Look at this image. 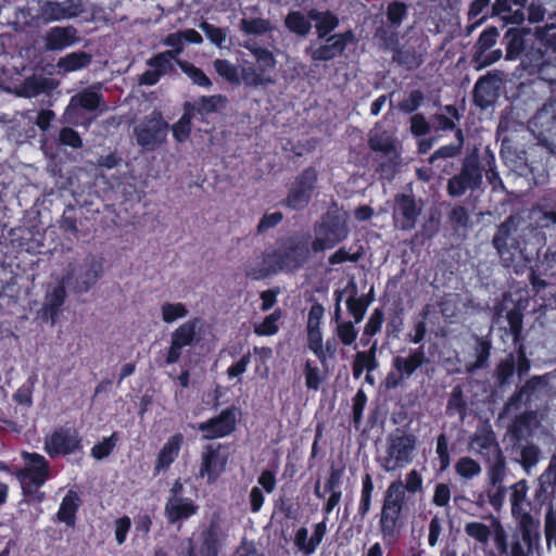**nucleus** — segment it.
Returning <instances> with one entry per match:
<instances>
[{"label":"nucleus","mask_w":556,"mask_h":556,"mask_svg":"<svg viewBox=\"0 0 556 556\" xmlns=\"http://www.w3.org/2000/svg\"><path fill=\"white\" fill-rule=\"evenodd\" d=\"M313 240L308 232H293L279 237L273 247L262 255V266L247 271L252 280H262L283 273L294 275L303 269L313 258Z\"/></svg>","instance_id":"f257e3e1"},{"label":"nucleus","mask_w":556,"mask_h":556,"mask_svg":"<svg viewBox=\"0 0 556 556\" xmlns=\"http://www.w3.org/2000/svg\"><path fill=\"white\" fill-rule=\"evenodd\" d=\"M405 506L406 501L402 496L389 489L386 490L378 521L380 534L386 543L392 544L401 535L406 522Z\"/></svg>","instance_id":"f03ea898"},{"label":"nucleus","mask_w":556,"mask_h":556,"mask_svg":"<svg viewBox=\"0 0 556 556\" xmlns=\"http://www.w3.org/2000/svg\"><path fill=\"white\" fill-rule=\"evenodd\" d=\"M228 532L224 529L219 516L214 515L199 532L188 541L184 556H219L226 545Z\"/></svg>","instance_id":"7ed1b4c3"},{"label":"nucleus","mask_w":556,"mask_h":556,"mask_svg":"<svg viewBox=\"0 0 556 556\" xmlns=\"http://www.w3.org/2000/svg\"><path fill=\"white\" fill-rule=\"evenodd\" d=\"M417 446L414 434L396 428L387 437L386 454L380 458V466L386 471H394L410 464Z\"/></svg>","instance_id":"20e7f679"},{"label":"nucleus","mask_w":556,"mask_h":556,"mask_svg":"<svg viewBox=\"0 0 556 556\" xmlns=\"http://www.w3.org/2000/svg\"><path fill=\"white\" fill-rule=\"evenodd\" d=\"M314 232L313 250L318 254L344 241L349 236V227L346 219L340 214L328 212L315 223Z\"/></svg>","instance_id":"39448f33"},{"label":"nucleus","mask_w":556,"mask_h":556,"mask_svg":"<svg viewBox=\"0 0 556 556\" xmlns=\"http://www.w3.org/2000/svg\"><path fill=\"white\" fill-rule=\"evenodd\" d=\"M427 363H429V359L425 353L424 346L409 349L406 356H393L391 370L387 374L383 381L386 389H397Z\"/></svg>","instance_id":"423d86ee"},{"label":"nucleus","mask_w":556,"mask_h":556,"mask_svg":"<svg viewBox=\"0 0 556 556\" xmlns=\"http://www.w3.org/2000/svg\"><path fill=\"white\" fill-rule=\"evenodd\" d=\"M483 169L477 151L466 155L459 173L447 180L446 191L450 197L464 195L468 190H477L482 185Z\"/></svg>","instance_id":"0eeeda50"},{"label":"nucleus","mask_w":556,"mask_h":556,"mask_svg":"<svg viewBox=\"0 0 556 556\" xmlns=\"http://www.w3.org/2000/svg\"><path fill=\"white\" fill-rule=\"evenodd\" d=\"M318 173L314 166L304 168L291 182L287 197L280 204L292 211L305 210L317 188Z\"/></svg>","instance_id":"6e6552de"},{"label":"nucleus","mask_w":556,"mask_h":556,"mask_svg":"<svg viewBox=\"0 0 556 556\" xmlns=\"http://www.w3.org/2000/svg\"><path fill=\"white\" fill-rule=\"evenodd\" d=\"M103 273L102 260L90 256L86 257L78 266L70 268L63 280L74 293L84 294L97 285Z\"/></svg>","instance_id":"1a4fd4ad"},{"label":"nucleus","mask_w":556,"mask_h":556,"mask_svg":"<svg viewBox=\"0 0 556 556\" xmlns=\"http://www.w3.org/2000/svg\"><path fill=\"white\" fill-rule=\"evenodd\" d=\"M514 224L511 217L503 222L492 239V244L496 250L501 263L506 268H515L518 263L525 261V254L519 240L513 236Z\"/></svg>","instance_id":"9d476101"},{"label":"nucleus","mask_w":556,"mask_h":556,"mask_svg":"<svg viewBox=\"0 0 556 556\" xmlns=\"http://www.w3.org/2000/svg\"><path fill=\"white\" fill-rule=\"evenodd\" d=\"M228 445L206 444L202 447L198 476L205 478L208 484L215 483L226 471L229 459Z\"/></svg>","instance_id":"9b49d317"},{"label":"nucleus","mask_w":556,"mask_h":556,"mask_svg":"<svg viewBox=\"0 0 556 556\" xmlns=\"http://www.w3.org/2000/svg\"><path fill=\"white\" fill-rule=\"evenodd\" d=\"M168 127L162 113L154 110L135 127L136 141L141 148L153 151L166 140Z\"/></svg>","instance_id":"f8f14e48"},{"label":"nucleus","mask_w":556,"mask_h":556,"mask_svg":"<svg viewBox=\"0 0 556 556\" xmlns=\"http://www.w3.org/2000/svg\"><path fill=\"white\" fill-rule=\"evenodd\" d=\"M81 447V437L73 427L59 426L45 438V451L51 458L74 454Z\"/></svg>","instance_id":"ddd939ff"},{"label":"nucleus","mask_w":556,"mask_h":556,"mask_svg":"<svg viewBox=\"0 0 556 556\" xmlns=\"http://www.w3.org/2000/svg\"><path fill=\"white\" fill-rule=\"evenodd\" d=\"M422 212V201L416 200L413 193H396L394 195V204L392 218L394 226L403 231L413 230Z\"/></svg>","instance_id":"4468645a"},{"label":"nucleus","mask_w":556,"mask_h":556,"mask_svg":"<svg viewBox=\"0 0 556 556\" xmlns=\"http://www.w3.org/2000/svg\"><path fill=\"white\" fill-rule=\"evenodd\" d=\"M21 457L24 467L15 472L18 481H29L35 486H43L51 478L50 463L46 457L36 452L23 451Z\"/></svg>","instance_id":"2eb2a0df"},{"label":"nucleus","mask_w":556,"mask_h":556,"mask_svg":"<svg viewBox=\"0 0 556 556\" xmlns=\"http://www.w3.org/2000/svg\"><path fill=\"white\" fill-rule=\"evenodd\" d=\"M239 409L231 405L223 409L217 416L198 424V431L202 433L203 440H216L230 435L237 426Z\"/></svg>","instance_id":"dca6fc26"},{"label":"nucleus","mask_w":556,"mask_h":556,"mask_svg":"<svg viewBox=\"0 0 556 556\" xmlns=\"http://www.w3.org/2000/svg\"><path fill=\"white\" fill-rule=\"evenodd\" d=\"M200 318L193 317L178 326L170 333V344L166 353L165 364L174 365L179 362L182 349L199 341L198 328Z\"/></svg>","instance_id":"f3484780"},{"label":"nucleus","mask_w":556,"mask_h":556,"mask_svg":"<svg viewBox=\"0 0 556 556\" xmlns=\"http://www.w3.org/2000/svg\"><path fill=\"white\" fill-rule=\"evenodd\" d=\"M324 39L325 42L319 47L306 49V53L313 62H327L341 55L348 45L355 41V35L353 30L349 29L344 33L330 35Z\"/></svg>","instance_id":"a211bd4d"},{"label":"nucleus","mask_w":556,"mask_h":556,"mask_svg":"<svg viewBox=\"0 0 556 556\" xmlns=\"http://www.w3.org/2000/svg\"><path fill=\"white\" fill-rule=\"evenodd\" d=\"M513 5L514 4L510 2V0H494L490 12L475 21L473 24L468 27V33L480 26L489 17L498 18L502 23V27L507 25H521L526 20L525 11L517 8L513 9Z\"/></svg>","instance_id":"6ab92c4d"},{"label":"nucleus","mask_w":556,"mask_h":556,"mask_svg":"<svg viewBox=\"0 0 556 556\" xmlns=\"http://www.w3.org/2000/svg\"><path fill=\"white\" fill-rule=\"evenodd\" d=\"M83 13L80 1L65 0L63 2L45 1L38 10V18L43 23H51L67 18L77 17Z\"/></svg>","instance_id":"aec40b11"},{"label":"nucleus","mask_w":556,"mask_h":556,"mask_svg":"<svg viewBox=\"0 0 556 556\" xmlns=\"http://www.w3.org/2000/svg\"><path fill=\"white\" fill-rule=\"evenodd\" d=\"M199 511V505L190 497H167L164 507V515L169 526H178Z\"/></svg>","instance_id":"412c9836"},{"label":"nucleus","mask_w":556,"mask_h":556,"mask_svg":"<svg viewBox=\"0 0 556 556\" xmlns=\"http://www.w3.org/2000/svg\"><path fill=\"white\" fill-rule=\"evenodd\" d=\"M66 282L62 279L55 286L48 288L40 311L43 320H49L54 325L59 319L66 300Z\"/></svg>","instance_id":"4be33fe9"},{"label":"nucleus","mask_w":556,"mask_h":556,"mask_svg":"<svg viewBox=\"0 0 556 556\" xmlns=\"http://www.w3.org/2000/svg\"><path fill=\"white\" fill-rule=\"evenodd\" d=\"M185 443V437L181 432H176L168 438L156 455L153 477L161 472H166L174 462L178 458L180 450Z\"/></svg>","instance_id":"5701e85b"},{"label":"nucleus","mask_w":556,"mask_h":556,"mask_svg":"<svg viewBox=\"0 0 556 556\" xmlns=\"http://www.w3.org/2000/svg\"><path fill=\"white\" fill-rule=\"evenodd\" d=\"M543 276L556 279V251L548 249L543 260L530 269L529 279L535 294H539L547 286Z\"/></svg>","instance_id":"b1692460"},{"label":"nucleus","mask_w":556,"mask_h":556,"mask_svg":"<svg viewBox=\"0 0 556 556\" xmlns=\"http://www.w3.org/2000/svg\"><path fill=\"white\" fill-rule=\"evenodd\" d=\"M59 85L60 81L54 78L33 74L22 81L16 89V94L22 98L31 99L41 93L50 94Z\"/></svg>","instance_id":"393cba45"},{"label":"nucleus","mask_w":556,"mask_h":556,"mask_svg":"<svg viewBox=\"0 0 556 556\" xmlns=\"http://www.w3.org/2000/svg\"><path fill=\"white\" fill-rule=\"evenodd\" d=\"M327 519L328 518L324 516V519L315 525L314 532L309 539H307L308 531L305 527H301L296 530L294 545L305 555L315 553L318 545L321 543L327 532Z\"/></svg>","instance_id":"a878e982"},{"label":"nucleus","mask_w":556,"mask_h":556,"mask_svg":"<svg viewBox=\"0 0 556 556\" xmlns=\"http://www.w3.org/2000/svg\"><path fill=\"white\" fill-rule=\"evenodd\" d=\"M47 51H61L77 41V30L73 26L51 27L43 37Z\"/></svg>","instance_id":"bb28decb"},{"label":"nucleus","mask_w":556,"mask_h":556,"mask_svg":"<svg viewBox=\"0 0 556 556\" xmlns=\"http://www.w3.org/2000/svg\"><path fill=\"white\" fill-rule=\"evenodd\" d=\"M536 418L534 410H526L517 415L507 429L511 446H519L532 433V424Z\"/></svg>","instance_id":"cd10ccee"},{"label":"nucleus","mask_w":556,"mask_h":556,"mask_svg":"<svg viewBox=\"0 0 556 556\" xmlns=\"http://www.w3.org/2000/svg\"><path fill=\"white\" fill-rule=\"evenodd\" d=\"M81 506V498L78 492L68 490L61 501L60 507L56 511V520L64 523L67 528H75L77 520V513Z\"/></svg>","instance_id":"c85d7f7f"},{"label":"nucleus","mask_w":556,"mask_h":556,"mask_svg":"<svg viewBox=\"0 0 556 556\" xmlns=\"http://www.w3.org/2000/svg\"><path fill=\"white\" fill-rule=\"evenodd\" d=\"M529 34L530 29L525 27H510L506 30L504 35L506 60L514 61L521 58L527 47L526 36Z\"/></svg>","instance_id":"c756f323"},{"label":"nucleus","mask_w":556,"mask_h":556,"mask_svg":"<svg viewBox=\"0 0 556 556\" xmlns=\"http://www.w3.org/2000/svg\"><path fill=\"white\" fill-rule=\"evenodd\" d=\"M393 493L402 496L406 501V493L416 494L424 491V479L417 469H412L405 475V482L400 479L392 481L388 488Z\"/></svg>","instance_id":"7c9ffc66"},{"label":"nucleus","mask_w":556,"mask_h":556,"mask_svg":"<svg viewBox=\"0 0 556 556\" xmlns=\"http://www.w3.org/2000/svg\"><path fill=\"white\" fill-rule=\"evenodd\" d=\"M70 104L88 112H94L101 105H104L105 101L103 94L100 92L99 87L90 86L84 88L81 91L73 96L71 98Z\"/></svg>","instance_id":"2f4dec72"},{"label":"nucleus","mask_w":556,"mask_h":556,"mask_svg":"<svg viewBox=\"0 0 556 556\" xmlns=\"http://www.w3.org/2000/svg\"><path fill=\"white\" fill-rule=\"evenodd\" d=\"M520 59L527 68L541 71L544 65L548 64L547 50L544 42L535 37L531 45H527Z\"/></svg>","instance_id":"473e14b6"},{"label":"nucleus","mask_w":556,"mask_h":556,"mask_svg":"<svg viewBox=\"0 0 556 556\" xmlns=\"http://www.w3.org/2000/svg\"><path fill=\"white\" fill-rule=\"evenodd\" d=\"M308 17L315 21L316 34L319 39L327 38L339 26V17L331 11L311 9Z\"/></svg>","instance_id":"72a5a7b5"},{"label":"nucleus","mask_w":556,"mask_h":556,"mask_svg":"<svg viewBox=\"0 0 556 556\" xmlns=\"http://www.w3.org/2000/svg\"><path fill=\"white\" fill-rule=\"evenodd\" d=\"M377 341H374L368 351L357 352L352 363L353 377L361 378L364 370L371 372L377 369L378 361L376 357Z\"/></svg>","instance_id":"f704fd0d"},{"label":"nucleus","mask_w":556,"mask_h":556,"mask_svg":"<svg viewBox=\"0 0 556 556\" xmlns=\"http://www.w3.org/2000/svg\"><path fill=\"white\" fill-rule=\"evenodd\" d=\"M491 349L492 343L488 337H476V343L473 345L476 361L466 364V371L468 374H473L479 369L486 368L489 366Z\"/></svg>","instance_id":"c9c22d12"},{"label":"nucleus","mask_w":556,"mask_h":556,"mask_svg":"<svg viewBox=\"0 0 556 556\" xmlns=\"http://www.w3.org/2000/svg\"><path fill=\"white\" fill-rule=\"evenodd\" d=\"M472 445L485 462H491L492 457L502 454V450L492 431L482 434H475L472 438Z\"/></svg>","instance_id":"e433bc0d"},{"label":"nucleus","mask_w":556,"mask_h":556,"mask_svg":"<svg viewBox=\"0 0 556 556\" xmlns=\"http://www.w3.org/2000/svg\"><path fill=\"white\" fill-rule=\"evenodd\" d=\"M472 99L480 109L489 108L494 100L493 80L489 76H481L473 86Z\"/></svg>","instance_id":"4c0bfd02"},{"label":"nucleus","mask_w":556,"mask_h":556,"mask_svg":"<svg viewBox=\"0 0 556 556\" xmlns=\"http://www.w3.org/2000/svg\"><path fill=\"white\" fill-rule=\"evenodd\" d=\"M92 61L90 53L74 51L59 59L56 67L64 73H72L88 67Z\"/></svg>","instance_id":"58836bf2"},{"label":"nucleus","mask_w":556,"mask_h":556,"mask_svg":"<svg viewBox=\"0 0 556 556\" xmlns=\"http://www.w3.org/2000/svg\"><path fill=\"white\" fill-rule=\"evenodd\" d=\"M192 118H193V106L191 103L187 102L185 104V112L180 116V118L172 126V132L174 139L184 143L187 141L191 135L192 130Z\"/></svg>","instance_id":"ea45409f"},{"label":"nucleus","mask_w":556,"mask_h":556,"mask_svg":"<svg viewBox=\"0 0 556 556\" xmlns=\"http://www.w3.org/2000/svg\"><path fill=\"white\" fill-rule=\"evenodd\" d=\"M498 37V28L496 26H488L472 46V61H479L483 53L497 42Z\"/></svg>","instance_id":"a19ab883"},{"label":"nucleus","mask_w":556,"mask_h":556,"mask_svg":"<svg viewBox=\"0 0 556 556\" xmlns=\"http://www.w3.org/2000/svg\"><path fill=\"white\" fill-rule=\"evenodd\" d=\"M241 78L248 87H260L274 84L271 74H268L255 64L244 66L241 71Z\"/></svg>","instance_id":"79ce46f5"},{"label":"nucleus","mask_w":556,"mask_h":556,"mask_svg":"<svg viewBox=\"0 0 556 556\" xmlns=\"http://www.w3.org/2000/svg\"><path fill=\"white\" fill-rule=\"evenodd\" d=\"M177 51H163L155 53L147 60V65L155 70L161 77L170 73L177 64Z\"/></svg>","instance_id":"37998d69"},{"label":"nucleus","mask_w":556,"mask_h":556,"mask_svg":"<svg viewBox=\"0 0 556 556\" xmlns=\"http://www.w3.org/2000/svg\"><path fill=\"white\" fill-rule=\"evenodd\" d=\"M311 21L301 11H290L285 17V26L290 33L305 37L312 29Z\"/></svg>","instance_id":"c03bdc74"},{"label":"nucleus","mask_w":556,"mask_h":556,"mask_svg":"<svg viewBox=\"0 0 556 556\" xmlns=\"http://www.w3.org/2000/svg\"><path fill=\"white\" fill-rule=\"evenodd\" d=\"M525 519V523L520 525L521 539L527 545L528 553H532L539 545L540 532L538 530V523H535L531 515H527Z\"/></svg>","instance_id":"a18cd8bd"},{"label":"nucleus","mask_w":556,"mask_h":556,"mask_svg":"<svg viewBox=\"0 0 556 556\" xmlns=\"http://www.w3.org/2000/svg\"><path fill=\"white\" fill-rule=\"evenodd\" d=\"M511 447L513 452H518V462L523 469L528 470L539 463L541 451L535 444L527 443L522 445L521 443L519 446Z\"/></svg>","instance_id":"49530a36"},{"label":"nucleus","mask_w":556,"mask_h":556,"mask_svg":"<svg viewBox=\"0 0 556 556\" xmlns=\"http://www.w3.org/2000/svg\"><path fill=\"white\" fill-rule=\"evenodd\" d=\"M516 371V359L514 354H509L504 359H501L496 365L494 376L498 387L503 388L510 383L511 378Z\"/></svg>","instance_id":"de8ad7c7"},{"label":"nucleus","mask_w":556,"mask_h":556,"mask_svg":"<svg viewBox=\"0 0 556 556\" xmlns=\"http://www.w3.org/2000/svg\"><path fill=\"white\" fill-rule=\"evenodd\" d=\"M486 463L489 464V485H503L506 476V459L503 453L501 455L492 457V460Z\"/></svg>","instance_id":"09e8293b"},{"label":"nucleus","mask_w":556,"mask_h":556,"mask_svg":"<svg viewBox=\"0 0 556 556\" xmlns=\"http://www.w3.org/2000/svg\"><path fill=\"white\" fill-rule=\"evenodd\" d=\"M177 65L192 80L194 85L203 88L212 87L211 79L207 77V75L203 72L202 68L184 60H177Z\"/></svg>","instance_id":"8fccbe9b"},{"label":"nucleus","mask_w":556,"mask_h":556,"mask_svg":"<svg viewBox=\"0 0 556 556\" xmlns=\"http://www.w3.org/2000/svg\"><path fill=\"white\" fill-rule=\"evenodd\" d=\"M352 287L353 294L350 295L346 300V308L348 312L353 316L354 321L358 324L363 320L370 301L365 299L364 296L357 298L356 286L352 283Z\"/></svg>","instance_id":"3c124183"},{"label":"nucleus","mask_w":556,"mask_h":556,"mask_svg":"<svg viewBox=\"0 0 556 556\" xmlns=\"http://www.w3.org/2000/svg\"><path fill=\"white\" fill-rule=\"evenodd\" d=\"M281 308H276L267 315L262 323L254 325V333L261 337L274 336L278 332V320L281 318Z\"/></svg>","instance_id":"603ef678"},{"label":"nucleus","mask_w":556,"mask_h":556,"mask_svg":"<svg viewBox=\"0 0 556 556\" xmlns=\"http://www.w3.org/2000/svg\"><path fill=\"white\" fill-rule=\"evenodd\" d=\"M37 382V376L31 375L27 380L15 391L13 394V401L16 404L30 407L33 405V393L35 384Z\"/></svg>","instance_id":"864d4df0"},{"label":"nucleus","mask_w":556,"mask_h":556,"mask_svg":"<svg viewBox=\"0 0 556 556\" xmlns=\"http://www.w3.org/2000/svg\"><path fill=\"white\" fill-rule=\"evenodd\" d=\"M467 403L464 399L463 388L457 384L452 389L450 397L446 404V413L450 416L459 414L464 416L466 414Z\"/></svg>","instance_id":"5fc2aeb1"},{"label":"nucleus","mask_w":556,"mask_h":556,"mask_svg":"<svg viewBox=\"0 0 556 556\" xmlns=\"http://www.w3.org/2000/svg\"><path fill=\"white\" fill-rule=\"evenodd\" d=\"M213 66L218 76L224 78L230 84L237 85L240 83L238 67L226 59H216Z\"/></svg>","instance_id":"6e6d98bb"},{"label":"nucleus","mask_w":556,"mask_h":556,"mask_svg":"<svg viewBox=\"0 0 556 556\" xmlns=\"http://www.w3.org/2000/svg\"><path fill=\"white\" fill-rule=\"evenodd\" d=\"M162 320L166 324L175 323L178 319H182L188 315L186 305L181 302L170 303L165 302L161 306Z\"/></svg>","instance_id":"4d7b16f0"},{"label":"nucleus","mask_w":556,"mask_h":556,"mask_svg":"<svg viewBox=\"0 0 556 556\" xmlns=\"http://www.w3.org/2000/svg\"><path fill=\"white\" fill-rule=\"evenodd\" d=\"M408 8L404 2L392 1L387 7V21L393 28L401 26L402 22L407 17Z\"/></svg>","instance_id":"13d9d810"},{"label":"nucleus","mask_w":556,"mask_h":556,"mask_svg":"<svg viewBox=\"0 0 556 556\" xmlns=\"http://www.w3.org/2000/svg\"><path fill=\"white\" fill-rule=\"evenodd\" d=\"M225 102L226 97L222 94L202 96L195 102V106H192L199 114H210L216 112Z\"/></svg>","instance_id":"bf43d9fd"},{"label":"nucleus","mask_w":556,"mask_h":556,"mask_svg":"<svg viewBox=\"0 0 556 556\" xmlns=\"http://www.w3.org/2000/svg\"><path fill=\"white\" fill-rule=\"evenodd\" d=\"M59 227L64 233H70L74 237H77V210L74 205H66L61 216V219L59 220Z\"/></svg>","instance_id":"052dcab7"},{"label":"nucleus","mask_w":556,"mask_h":556,"mask_svg":"<svg viewBox=\"0 0 556 556\" xmlns=\"http://www.w3.org/2000/svg\"><path fill=\"white\" fill-rule=\"evenodd\" d=\"M118 442V433L113 432L110 437L103 438L91 447V456L98 460L104 459L111 455Z\"/></svg>","instance_id":"680f3d73"},{"label":"nucleus","mask_w":556,"mask_h":556,"mask_svg":"<svg viewBox=\"0 0 556 556\" xmlns=\"http://www.w3.org/2000/svg\"><path fill=\"white\" fill-rule=\"evenodd\" d=\"M240 28L248 35H264L270 30V23L268 20L262 17L242 18Z\"/></svg>","instance_id":"e2e57ef3"},{"label":"nucleus","mask_w":556,"mask_h":556,"mask_svg":"<svg viewBox=\"0 0 556 556\" xmlns=\"http://www.w3.org/2000/svg\"><path fill=\"white\" fill-rule=\"evenodd\" d=\"M506 319L514 344L520 343L522 340L523 314L519 309L513 308L507 312Z\"/></svg>","instance_id":"0e129e2a"},{"label":"nucleus","mask_w":556,"mask_h":556,"mask_svg":"<svg viewBox=\"0 0 556 556\" xmlns=\"http://www.w3.org/2000/svg\"><path fill=\"white\" fill-rule=\"evenodd\" d=\"M456 473L465 479H472L481 472V467L475 459L464 456L455 465Z\"/></svg>","instance_id":"69168bd1"},{"label":"nucleus","mask_w":556,"mask_h":556,"mask_svg":"<svg viewBox=\"0 0 556 556\" xmlns=\"http://www.w3.org/2000/svg\"><path fill=\"white\" fill-rule=\"evenodd\" d=\"M394 60L409 71L416 70L422 64L421 55L414 49L399 50L394 55Z\"/></svg>","instance_id":"338daca9"},{"label":"nucleus","mask_w":556,"mask_h":556,"mask_svg":"<svg viewBox=\"0 0 556 556\" xmlns=\"http://www.w3.org/2000/svg\"><path fill=\"white\" fill-rule=\"evenodd\" d=\"M465 533L481 544H486L491 536L490 528L479 521H471L465 525Z\"/></svg>","instance_id":"774afa93"}]
</instances>
